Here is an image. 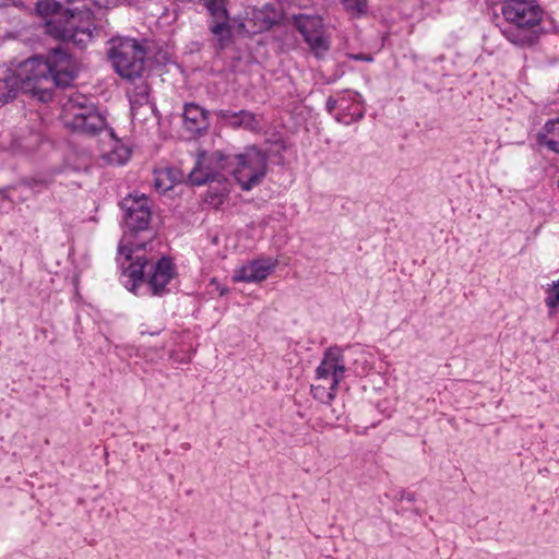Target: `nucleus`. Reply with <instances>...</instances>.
<instances>
[{
    "label": "nucleus",
    "mask_w": 559,
    "mask_h": 559,
    "mask_svg": "<svg viewBox=\"0 0 559 559\" xmlns=\"http://www.w3.org/2000/svg\"><path fill=\"white\" fill-rule=\"evenodd\" d=\"M13 73L20 91L32 94L43 103L52 99L55 87L66 88L76 78L73 60L61 49H53L48 59L39 56L28 58Z\"/></svg>",
    "instance_id": "obj_1"
},
{
    "label": "nucleus",
    "mask_w": 559,
    "mask_h": 559,
    "mask_svg": "<svg viewBox=\"0 0 559 559\" xmlns=\"http://www.w3.org/2000/svg\"><path fill=\"white\" fill-rule=\"evenodd\" d=\"M500 12L509 24L501 28L508 41L519 47H532L538 41L546 12L537 0H502Z\"/></svg>",
    "instance_id": "obj_2"
},
{
    "label": "nucleus",
    "mask_w": 559,
    "mask_h": 559,
    "mask_svg": "<svg viewBox=\"0 0 559 559\" xmlns=\"http://www.w3.org/2000/svg\"><path fill=\"white\" fill-rule=\"evenodd\" d=\"M118 261L122 284L129 292L140 295L138 290L145 283L153 296H163L169 292L167 285L176 275V267L170 258L162 257L156 263L151 264L145 252H138L129 262L124 259Z\"/></svg>",
    "instance_id": "obj_3"
},
{
    "label": "nucleus",
    "mask_w": 559,
    "mask_h": 559,
    "mask_svg": "<svg viewBox=\"0 0 559 559\" xmlns=\"http://www.w3.org/2000/svg\"><path fill=\"white\" fill-rule=\"evenodd\" d=\"M124 210V224L127 230L118 247V260L129 262L134 253L145 252L151 245L154 233L150 229L152 212L148 200L140 198H127L121 203Z\"/></svg>",
    "instance_id": "obj_4"
},
{
    "label": "nucleus",
    "mask_w": 559,
    "mask_h": 559,
    "mask_svg": "<svg viewBox=\"0 0 559 559\" xmlns=\"http://www.w3.org/2000/svg\"><path fill=\"white\" fill-rule=\"evenodd\" d=\"M228 160L222 152L200 156L189 174V180L193 186L209 185L204 202L214 209H219L227 200L231 185L226 173Z\"/></svg>",
    "instance_id": "obj_5"
},
{
    "label": "nucleus",
    "mask_w": 559,
    "mask_h": 559,
    "mask_svg": "<svg viewBox=\"0 0 559 559\" xmlns=\"http://www.w3.org/2000/svg\"><path fill=\"white\" fill-rule=\"evenodd\" d=\"M62 120L66 128L74 133L85 136L106 133L110 139H115V131L108 124L106 112L93 103H87L84 97L70 98L64 104Z\"/></svg>",
    "instance_id": "obj_6"
},
{
    "label": "nucleus",
    "mask_w": 559,
    "mask_h": 559,
    "mask_svg": "<svg viewBox=\"0 0 559 559\" xmlns=\"http://www.w3.org/2000/svg\"><path fill=\"white\" fill-rule=\"evenodd\" d=\"M36 11L40 16L48 17L46 21V33L63 41L83 44L91 39L92 33L88 28L80 27L72 10L63 9L61 3L53 0H38Z\"/></svg>",
    "instance_id": "obj_7"
},
{
    "label": "nucleus",
    "mask_w": 559,
    "mask_h": 559,
    "mask_svg": "<svg viewBox=\"0 0 559 559\" xmlns=\"http://www.w3.org/2000/svg\"><path fill=\"white\" fill-rule=\"evenodd\" d=\"M225 171L231 174L241 190L250 191L260 185L267 171L269 154L257 145L245 147L236 155L226 156Z\"/></svg>",
    "instance_id": "obj_8"
},
{
    "label": "nucleus",
    "mask_w": 559,
    "mask_h": 559,
    "mask_svg": "<svg viewBox=\"0 0 559 559\" xmlns=\"http://www.w3.org/2000/svg\"><path fill=\"white\" fill-rule=\"evenodd\" d=\"M145 45L131 37H114L108 41L107 56L115 71L126 80L140 78L145 69Z\"/></svg>",
    "instance_id": "obj_9"
},
{
    "label": "nucleus",
    "mask_w": 559,
    "mask_h": 559,
    "mask_svg": "<svg viewBox=\"0 0 559 559\" xmlns=\"http://www.w3.org/2000/svg\"><path fill=\"white\" fill-rule=\"evenodd\" d=\"M295 24L314 57L323 58L330 50V41L325 36L322 19L317 15H299L296 17Z\"/></svg>",
    "instance_id": "obj_10"
},
{
    "label": "nucleus",
    "mask_w": 559,
    "mask_h": 559,
    "mask_svg": "<svg viewBox=\"0 0 559 559\" xmlns=\"http://www.w3.org/2000/svg\"><path fill=\"white\" fill-rule=\"evenodd\" d=\"M228 0H204V7L209 11L207 26L217 40L219 49H225L231 39V25L227 11Z\"/></svg>",
    "instance_id": "obj_11"
},
{
    "label": "nucleus",
    "mask_w": 559,
    "mask_h": 559,
    "mask_svg": "<svg viewBox=\"0 0 559 559\" xmlns=\"http://www.w3.org/2000/svg\"><path fill=\"white\" fill-rule=\"evenodd\" d=\"M346 366L343 350L337 347H330L325 350L323 358L316 369V377L319 380L331 378L333 386H338L345 378Z\"/></svg>",
    "instance_id": "obj_12"
},
{
    "label": "nucleus",
    "mask_w": 559,
    "mask_h": 559,
    "mask_svg": "<svg viewBox=\"0 0 559 559\" xmlns=\"http://www.w3.org/2000/svg\"><path fill=\"white\" fill-rule=\"evenodd\" d=\"M365 111L364 99L358 92L352 90L338 92V111L334 116L337 122L349 126L361 120Z\"/></svg>",
    "instance_id": "obj_13"
},
{
    "label": "nucleus",
    "mask_w": 559,
    "mask_h": 559,
    "mask_svg": "<svg viewBox=\"0 0 559 559\" xmlns=\"http://www.w3.org/2000/svg\"><path fill=\"white\" fill-rule=\"evenodd\" d=\"M216 117L231 129H243L249 132L259 133L261 131L260 121L257 115L249 110L233 111L221 109L216 111Z\"/></svg>",
    "instance_id": "obj_14"
},
{
    "label": "nucleus",
    "mask_w": 559,
    "mask_h": 559,
    "mask_svg": "<svg viewBox=\"0 0 559 559\" xmlns=\"http://www.w3.org/2000/svg\"><path fill=\"white\" fill-rule=\"evenodd\" d=\"M276 266L272 259H258L242 265L234 276L235 282L259 283L267 278Z\"/></svg>",
    "instance_id": "obj_15"
},
{
    "label": "nucleus",
    "mask_w": 559,
    "mask_h": 559,
    "mask_svg": "<svg viewBox=\"0 0 559 559\" xmlns=\"http://www.w3.org/2000/svg\"><path fill=\"white\" fill-rule=\"evenodd\" d=\"M183 126L192 134L205 131L209 126V111L195 103H188L183 108Z\"/></svg>",
    "instance_id": "obj_16"
},
{
    "label": "nucleus",
    "mask_w": 559,
    "mask_h": 559,
    "mask_svg": "<svg viewBox=\"0 0 559 559\" xmlns=\"http://www.w3.org/2000/svg\"><path fill=\"white\" fill-rule=\"evenodd\" d=\"M537 143L559 153V118L549 120L537 134Z\"/></svg>",
    "instance_id": "obj_17"
},
{
    "label": "nucleus",
    "mask_w": 559,
    "mask_h": 559,
    "mask_svg": "<svg viewBox=\"0 0 559 559\" xmlns=\"http://www.w3.org/2000/svg\"><path fill=\"white\" fill-rule=\"evenodd\" d=\"M17 91H20V84L13 70L7 69L3 76H0V103L5 104L15 98Z\"/></svg>",
    "instance_id": "obj_18"
},
{
    "label": "nucleus",
    "mask_w": 559,
    "mask_h": 559,
    "mask_svg": "<svg viewBox=\"0 0 559 559\" xmlns=\"http://www.w3.org/2000/svg\"><path fill=\"white\" fill-rule=\"evenodd\" d=\"M151 87L146 82H141L132 88L129 93V100L131 110L134 111L136 107H142L150 104Z\"/></svg>",
    "instance_id": "obj_19"
},
{
    "label": "nucleus",
    "mask_w": 559,
    "mask_h": 559,
    "mask_svg": "<svg viewBox=\"0 0 559 559\" xmlns=\"http://www.w3.org/2000/svg\"><path fill=\"white\" fill-rule=\"evenodd\" d=\"M53 182L52 173L37 174L31 178L23 179L21 185L31 189L34 193H40Z\"/></svg>",
    "instance_id": "obj_20"
},
{
    "label": "nucleus",
    "mask_w": 559,
    "mask_h": 559,
    "mask_svg": "<svg viewBox=\"0 0 559 559\" xmlns=\"http://www.w3.org/2000/svg\"><path fill=\"white\" fill-rule=\"evenodd\" d=\"M341 3L353 19H359L368 12V0H341Z\"/></svg>",
    "instance_id": "obj_21"
},
{
    "label": "nucleus",
    "mask_w": 559,
    "mask_h": 559,
    "mask_svg": "<svg viewBox=\"0 0 559 559\" xmlns=\"http://www.w3.org/2000/svg\"><path fill=\"white\" fill-rule=\"evenodd\" d=\"M111 140L115 142V147L109 152L108 160L112 164L124 165L130 159V150L119 144L116 134Z\"/></svg>",
    "instance_id": "obj_22"
},
{
    "label": "nucleus",
    "mask_w": 559,
    "mask_h": 559,
    "mask_svg": "<svg viewBox=\"0 0 559 559\" xmlns=\"http://www.w3.org/2000/svg\"><path fill=\"white\" fill-rule=\"evenodd\" d=\"M337 388L338 386H333L332 382H330L329 388H325L324 385H321V384L312 385L311 392L316 400H318L324 404H329L334 400V397L336 395Z\"/></svg>",
    "instance_id": "obj_23"
},
{
    "label": "nucleus",
    "mask_w": 559,
    "mask_h": 559,
    "mask_svg": "<svg viewBox=\"0 0 559 559\" xmlns=\"http://www.w3.org/2000/svg\"><path fill=\"white\" fill-rule=\"evenodd\" d=\"M547 297L545 299V302L549 309H556L559 305V280L554 281L547 288H546Z\"/></svg>",
    "instance_id": "obj_24"
},
{
    "label": "nucleus",
    "mask_w": 559,
    "mask_h": 559,
    "mask_svg": "<svg viewBox=\"0 0 559 559\" xmlns=\"http://www.w3.org/2000/svg\"><path fill=\"white\" fill-rule=\"evenodd\" d=\"M325 109L330 115H333L334 110L338 111V92L335 96H330L325 102Z\"/></svg>",
    "instance_id": "obj_25"
},
{
    "label": "nucleus",
    "mask_w": 559,
    "mask_h": 559,
    "mask_svg": "<svg viewBox=\"0 0 559 559\" xmlns=\"http://www.w3.org/2000/svg\"><path fill=\"white\" fill-rule=\"evenodd\" d=\"M14 7L17 9H26L27 5L24 0H0V9Z\"/></svg>",
    "instance_id": "obj_26"
},
{
    "label": "nucleus",
    "mask_w": 559,
    "mask_h": 559,
    "mask_svg": "<svg viewBox=\"0 0 559 559\" xmlns=\"http://www.w3.org/2000/svg\"><path fill=\"white\" fill-rule=\"evenodd\" d=\"M119 0H97L98 9H109L118 4Z\"/></svg>",
    "instance_id": "obj_27"
},
{
    "label": "nucleus",
    "mask_w": 559,
    "mask_h": 559,
    "mask_svg": "<svg viewBox=\"0 0 559 559\" xmlns=\"http://www.w3.org/2000/svg\"><path fill=\"white\" fill-rule=\"evenodd\" d=\"M350 58L353 60H357V61H366V62L373 61V57L370 55H366V53L352 55Z\"/></svg>",
    "instance_id": "obj_28"
},
{
    "label": "nucleus",
    "mask_w": 559,
    "mask_h": 559,
    "mask_svg": "<svg viewBox=\"0 0 559 559\" xmlns=\"http://www.w3.org/2000/svg\"><path fill=\"white\" fill-rule=\"evenodd\" d=\"M402 499H405L407 501H414L415 500V496L412 492H406V493L402 495Z\"/></svg>",
    "instance_id": "obj_29"
},
{
    "label": "nucleus",
    "mask_w": 559,
    "mask_h": 559,
    "mask_svg": "<svg viewBox=\"0 0 559 559\" xmlns=\"http://www.w3.org/2000/svg\"><path fill=\"white\" fill-rule=\"evenodd\" d=\"M160 330H155V331H146V330H141V334H150V335H157L159 334Z\"/></svg>",
    "instance_id": "obj_30"
},
{
    "label": "nucleus",
    "mask_w": 559,
    "mask_h": 559,
    "mask_svg": "<svg viewBox=\"0 0 559 559\" xmlns=\"http://www.w3.org/2000/svg\"><path fill=\"white\" fill-rule=\"evenodd\" d=\"M155 186H156L157 188H162V183H160L159 179H156Z\"/></svg>",
    "instance_id": "obj_31"
},
{
    "label": "nucleus",
    "mask_w": 559,
    "mask_h": 559,
    "mask_svg": "<svg viewBox=\"0 0 559 559\" xmlns=\"http://www.w3.org/2000/svg\"><path fill=\"white\" fill-rule=\"evenodd\" d=\"M182 447H183V449H189V444L188 443L183 444Z\"/></svg>",
    "instance_id": "obj_32"
},
{
    "label": "nucleus",
    "mask_w": 559,
    "mask_h": 559,
    "mask_svg": "<svg viewBox=\"0 0 559 559\" xmlns=\"http://www.w3.org/2000/svg\"><path fill=\"white\" fill-rule=\"evenodd\" d=\"M84 8L91 10V7H88L87 4H84Z\"/></svg>",
    "instance_id": "obj_33"
},
{
    "label": "nucleus",
    "mask_w": 559,
    "mask_h": 559,
    "mask_svg": "<svg viewBox=\"0 0 559 559\" xmlns=\"http://www.w3.org/2000/svg\"><path fill=\"white\" fill-rule=\"evenodd\" d=\"M84 8L91 10V7H88L87 4H84Z\"/></svg>",
    "instance_id": "obj_34"
},
{
    "label": "nucleus",
    "mask_w": 559,
    "mask_h": 559,
    "mask_svg": "<svg viewBox=\"0 0 559 559\" xmlns=\"http://www.w3.org/2000/svg\"><path fill=\"white\" fill-rule=\"evenodd\" d=\"M84 8L91 10V7H88L87 4H84Z\"/></svg>",
    "instance_id": "obj_35"
}]
</instances>
